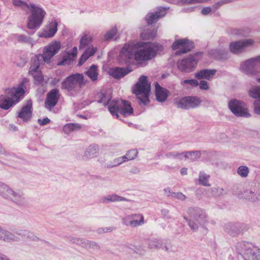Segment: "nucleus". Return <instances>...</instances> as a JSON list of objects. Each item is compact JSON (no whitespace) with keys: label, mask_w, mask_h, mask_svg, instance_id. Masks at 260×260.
<instances>
[{"label":"nucleus","mask_w":260,"mask_h":260,"mask_svg":"<svg viewBox=\"0 0 260 260\" xmlns=\"http://www.w3.org/2000/svg\"><path fill=\"white\" fill-rule=\"evenodd\" d=\"M156 54L153 45L149 42L131 43L125 44L120 53V56L124 59L133 57L138 61H145L152 59Z\"/></svg>","instance_id":"obj_1"},{"label":"nucleus","mask_w":260,"mask_h":260,"mask_svg":"<svg viewBox=\"0 0 260 260\" xmlns=\"http://www.w3.org/2000/svg\"><path fill=\"white\" fill-rule=\"evenodd\" d=\"M14 5L19 6L25 10L30 9L31 15L28 17L27 24V28L34 29L39 27L42 23L46 12L34 4L29 6L26 3L21 0H13Z\"/></svg>","instance_id":"obj_2"},{"label":"nucleus","mask_w":260,"mask_h":260,"mask_svg":"<svg viewBox=\"0 0 260 260\" xmlns=\"http://www.w3.org/2000/svg\"><path fill=\"white\" fill-rule=\"evenodd\" d=\"M25 82H27L26 79H24L17 88L8 89L7 93L11 97V98L4 95L0 96V108L4 110H8L23 98L25 93L23 89Z\"/></svg>","instance_id":"obj_3"},{"label":"nucleus","mask_w":260,"mask_h":260,"mask_svg":"<svg viewBox=\"0 0 260 260\" xmlns=\"http://www.w3.org/2000/svg\"><path fill=\"white\" fill-rule=\"evenodd\" d=\"M187 212L190 215V219H188L186 217H184V218L188 222V225L193 232H196L200 226L204 227L209 222L208 214L202 209L189 208Z\"/></svg>","instance_id":"obj_4"},{"label":"nucleus","mask_w":260,"mask_h":260,"mask_svg":"<svg viewBox=\"0 0 260 260\" xmlns=\"http://www.w3.org/2000/svg\"><path fill=\"white\" fill-rule=\"evenodd\" d=\"M150 91V84L148 82L147 76H141L133 88V92L137 96L140 103L146 105L149 103Z\"/></svg>","instance_id":"obj_5"},{"label":"nucleus","mask_w":260,"mask_h":260,"mask_svg":"<svg viewBox=\"0 0 260 260\" xmlns=\"http://www.w3.org/2000/svg\"><path fill=\"white\" fill-rule=\"evenodd\" d=\"M109 112L113 116L118 118L119 113L124 116L131 115L133 113V109L129 102L119 100L113 101L110 104Z\"/></svg>","instance_id":"obj_6"},{"label":"nucleus","mask_w":260,"mask_h":260,"mask_svg":"<svg viewBox=\"0 0 260 260\" xmlns=\"http://www.w3.org/2000/svg\"><path fill=\"white\" fill-rule=\"evenodd\" d=\"M87 81L84 79L82 74H76L68 77L62 82V89H64L69 91L75 89L77 86L81 87L85 85Z\"/></svg>","instance_id":"obj_7"},{"label":"nucleus","mask_w":260,"mask_h":260,"mask_svg":"<svg viewBox=\"0 0 260 260\" xmlns=\"http://www.w3.org/2000/svg\"><path fill=\"white\" fill-rule=\"evenodd\" d=\"M5 198L19 206H24L27 203L23 191L20 189H13L10 187Z\"/></svg>","instance_id":"obj_8"},{"label":"nucleus","mask_w":260,"mask_h":260,"mask_svg":"<svg viewBox=\"0 0 260 260\" xmlns=\"http://www.w3.org/2000/svg\"><path fill=\"white\" fill-rule=\"evenodd\" d=\"M172 48L174 50H177L175 54L179 55L191 51L193 44L187 39H179L173 43Z\"/></svg>","instance_id":"obj_9"},{"label":"nucleus","mask_w":260,"mask_h":260,"mask_svg":"<svg viewBox=\"0 0 260 260\" xmlns=\"http://www.w3.org/2000/svg\"><path fill=\"white\" fill-rule=\"evenodd\" d=\"M231 111L237 116L249 117L250 116L246 105L238 100H232L229 104Z\"/></svg>","instance_id":"obj_10"},{"label":"nucleus","mask_w":260,"mask_h":260,"mask_svg":"<svg viewBox=\"0 0 260 260\" xmlns=\"http://www.w3.org/2000/svg\"><path fill=\"white\" fill-rule=\"evenodd\" d=\"M61 48V44L58 41H53L44 48L42 54L43 60L49 62L52 57L57 54Z\"/></svg>","instance_id":"obj_11"},{"label":"nucleus","mask_w":260,"mask_h":260,"mask_svg":"<svg viewBox=\"0 0 260 260\" xmlns=\"http://www.w3.org/2000/svg\"><path fill=\"white\" fill-rule=\"evenodd\" d=\"M144 217L142 214L135 213L126 216L122 218V223L131 228L141 226L144 223Z\"/></svg>","instance_id":"obj_12"},{"label":"nucleus","mask_w":260,"mask_h":260,"mask_svg":"<svg viewBox=\"0 0 260 260\" xmlns=\"http://www.w3.org/2000/svg\"><path fill=\"white\" fill-rule=\"evenodd\" d=\"M200 102V100L197 98L187 96L180 99L176 103V104L178 108L188 109L198 106Z\"/></svg>","instance_id":"obj_13"},{"label":"nucleus","mask_w":260,"mask_h":260,"mask_svg":"<svg viewBox=\"0 0 260 260\" xmlns=\"http://www.w3.org/2000/svg\"><path fill=\"white\" fill-rule=\"evenodd\" d=\"M59 96L58 89L56 88L51 89L47 94V97L45 101V108L51 110L57 104Z\"/></svg>","instance_id":"obj_14"},{"label":"nucleus","mask_w":260,"mask_h":260,"mask_svg":"<svg viewBox=\"0 0 260 260\" xmlns=\"http://www.w3.org/2000/svg\"><path fill=\"white\" fill-rule=\"evenodd\" d=\"M197 63L198 60L193 56H191L178 61L177 66L180 70L189 72L195 68Z\"/></svg>","instance_id":"obj_15"},{"label":"nucleus","mask_w":260,"mask_h":260,"mask_svg":"<svg viewBox=\"0 0 260 260\" xmlns=\"http://www.w3.org/2000/svg\"><path fill=\"white\" fill-rule=\"evenodd\" d=\"M254 43L252 39H246L243 41H237L231 43L230 45V49L231 52L234 53H239L242 51L245 48L251 45Z\"/></svg>","instance_id":"obj_16"},{"label":"nucleus","mask_w":260,"mask_h":260,"mask_svg":"<svg viewBox=\"0 0 260 260\" xmlns=\"http://www.w3.org/2000/svg\"><path fill=\"white\" fill-rule=\"evenodd\" d=\"M35 63L34 66L31 65L30 66L29 73L33 76L35 83L40 84L44 81V76L39 70V59H35Z\"/></svg>","instance_id":"obj_17"},{"label":"nucleus","mask_w":260,"mask_h":260,"mask_svg":"<svg viewBox=\"0 0 260 260\" xmlns=\"http://www.w3.org/2000/svg\"><path fill=\"white\" fill-rule=\"evenodd\" d=\"M259 66L260 56L256 58L248 59L241 66V69L247 74H250L252 73L255 68Z\"/></svg>","instance_id":"obj_18"},{"label":"nucleus","mask_w":260,"mask_h":260,"mask_svg":"<svg viewBox=\"0 0 260 260\" xmlns=\"http://www.w3.org/2000/svg\"><path fill=\"white\" fill-rule=\"evenodd\" d=\"M166 14V9L161 8L155 13L148 14L145 17L146 20L149 24L156 22L160 18L164 17Z\"/></svg>","instance_id":"obj_19"},{"label":"nucleus","mask_w":260,"mask_h":260,"mask_svg":"<svg viewBox=\"0 0 260 260\" xmlns=\"http://www.w3.org/2000/svg\"><path fill=\"white\" fill-rule=\"evenodd\" d=\"M32 102L28 101L26 105L23 106L19 113L18 117L23 121H27L31 115Z\"/></svg>","instance_id":"obj_20"},{"label":"nucleus","mask_w":260,"mask_h":260,"mask_svg":"<svg viewBox=\"0 0 260 260\" xmlns=\"http://www.w3.org/2000/svg\"><path fill=\"white\" fill-rule=\"evenodd\" d=\"M0 236V240L6 242H19L20 241V238L17 236L15 233H12L8 231L3 229Z\"/></svg>","instance_id":"obj_21"},{"label":"nucleus","mask_w":260,"mask_h":260,"mask_svg":"<svg viewBox=\"0 0 260 260\" xmlns=\"http://www.w3.org/2000/svg\"><path fill=\"white\" fill-rule=\"evenodd\" d=\"M100 202L103 204H107L109 202H131V200L123 197L119 196L116 194H111L104 197L100 199Z\"/></svg>","instance_id":"obj_22"},{"label":"nucleus","mask_w":260,"mask_h":260,"mask_svg":"<svg viewBox=\"0 0 260 260\" xmlns=\"http://www.w3.org/2000/svg\"><path fill=\"white\" fill-rule=\"evenodd\" d=\"M155 95L156 99L159 102H164L168 96L169 91L161 87L158 83L155 84Z\"/></svg>","instance_id":"obj_23"},{"label":"nucleus","mask_w":260,"mask_h":260,"mask_svg":"<svg viewBox=\"0 0 260 260\" xmlns=\"http://www.w3.org/2000/svg\"><path fill=\"white\" fill-rule=\"evenodd\" d=\"M77 55V48L74 47L71 52H68L63 55L62 60L58 63V65L69 64L72 62Z\"/></svg>","instance_id":"obj_24"},{"label":"nucleus","mask_w":260,"mask_h":260,"mask_svg":"<svg viewBox=\"0 0 260 260\" xmlns=\"http://www.w3.org/2000/svg\"><path fill=\"white\" fill-rule=\"evenodd\" d=\"M241 226L240 223H229L225 225L224 230L230 235L236 236L241 233Z\"/></svg>","instance_id":"obj_25"},{"label":"nucleus","mask_w":260,"mask_h":260,"mask_svg":"<svg viewBox=\"0 0 260 260\" xmlns=\"http://www.w3.org/2000/svg\"><path fill=\"white\" fill-rule=\"evenodd\" d=\"M240 199H244L252 202L260 201V194H256L251 190H245L238 194Z\"/></svg>","instance_id":"obj_26"},{"label":"nucleus","mask_w":260,"mask_h":260,"mask_svg":"<svg viewBox=\"0 0 260 260\" xmlns=\"http://www.w3.org/2000/svg\"><path fill=\"white\" fill-rule=\"evenodd\" d=\"M253 246L249 243L245 242H240L237 243L236 249L238 253L242 255L244 257L245 253L249 251Z\"/></svg>","instance_id":"obj_27"},{"label":"nucleus","mask_w":260,"mask_h":260,"mask_svg":"<svg viewBox=\"0 0 260 260\" xmlns=\"http://www.w3.org/2000/svg\"><path fill=\"white\" fill-rule=\"evenodd\" d=\"M244 259L245 260H260V249L253 246L249 251L245 253Z\"/></svg>","instance_id":"obj_28"},{"label":"nucleus","mask_w":260,"mask_h":260,"mask_svg":"<svg viewBox=\"0 0 260 260\" xmlns=\"http://www.w3.org/2000/svg\"><path fill=\"white\" fill-rule=\"evenodd\" d=\"M57 30V23L53 22L51 23L47 30H45L40 35L44 38H51L54 36Z\"/></svg>","instance_id":"obj_29"},{"label":"nucleus","mask_w":260,"mask_h":260,"mask_svg":"<svg viewBox=\"0 0 260 260\" xmlns=\"http://www.w3.org/2000/svg\"><path fill=\"white\" fill-rule=\"evenodd\" d=\"M215 70H203L196 73L195 77L199 79H206L210 80L215 75Z\"/></svg>","instance_id":"obj_30"},{"label":"nucleus","mask_w":260,"mask_h":260,"mask_svg":"<svg viewBox=\"0 0 260 260\" xmlns=\"http://www.w3.org/2000/svg\"><path fill=\"white\" fill-rule=\"evenodd\" d=\"M131 70L127 68H116L113 69L111 72V75L116 79H119L129 73Z\"/></svg>","instance_id":"obj_31"},{"label":"nucleus","mask_w":260,"mask_h":260,"mask_svg":"<svg viewBox=\"0 0 260 260\" xmlns=\"http://www.w3.org/2000/svg\"><path fill=\"white\" fill-rule=\"evenodd\" d=\"M80 246L86 249H92L93 250H99L100 246L94 241H90L86 239H81Z\"/></svg>","instance_id":"obj_32"},{"label":"nucleus","mask_w":260,"mask_h":260,"mask_svg":"<svg viewBox=\"0 0 260 260\" xmlns=\"http://www.w3.org/2000/svg\"><path fill=\"white\" fill-rule=\"evenodd\" d=\"M96 50V48L93 47L86 49L79 59V65L81 66L90 56L93 55Z\"/></svg>","instance_id":"obj_33"},{"label":"nucleus","mask_w":260,"mask_h":260,"mask_svg":"<svg viewBox=\"0 0 260 260\" xmlns=\"http://www.w3.org/2000/svg\"><path fill=\"white\" fill-rule=\"evenodd\" d=\"M85 74L92 81H95L98 80V67L92 64L90 68L85 72Z\"/></svg>","instance_id":"obj_34"},{"label":"nucleus","mask_w":260,"mask_h":260,"mask_svg":"<svg viewBox=\"0 0 260 260\" xmlns=\"http://www.w3.org/2000/svg\"><path fill=\"white\" fill-rule=\"evenodd\" d=\"M164 242L160 239H155L149 241L148 247L149 249L153 250L163 248Z\"/></svg>","instance_id":"obj_35"},{"label":"nucleus","mask_w":260,"mask_h":260,"mask_svg":"<svg viewBox=\"0 0 260 260\" xmlns=\"http://www.w3.org/2000/svg\"><path fill=\"white\" fill-rule=\"evenodd\" d=\"M100 99L98 100V102L99 103H103L104 105L107 106L108 110H109V105L111 103L113 102L114 100L111 101V95L110 94L101 93L99 94Z\"/></svg>","instance_id":"obj_36"},{"label":"nucleus","mask_w":260,"mask_h":260,"mask_svg":"<svg viewBox=\"0 0 260 260\" xmlns=\"http://www.w3.org/2000/svg\"><path fill=\"white\" fill-rule=\"evenodd\" d=\"M81 128V125L79 123H70L66 124L63 126V130L66 134H70V133L76 131L80 130Z\"/></svg>","instance_id":"obj_37"},{"label":"nucleus","mask_w":260,"mask_h":260,"mask_svg":"<svg viewBox=\"0 0 260 260\" xmlns=\"http://www.w3.org/2000/svg\"><path fill=\"white\" fill-rule=\"evenodd\" d=\"M92 40L91 36L85 35L80 40L79 49H84L90 44Z\"/></svg>","instance_id":"obj_38"},{"label":"nucleus","mask_w":260,"mask_h":260,"mask_svg":"<svg viewBox=\"0 0 260 260\" xmlns=\"http://www.w3.org/2000/svg\"><path fill=\"white\" fill-rule=\"evenodd\" d=\"M134 253L138 255L139 257H144L147 254V249L146 246L143 245H139L136 247Z\"/></svg>","instance_id":"obj_39"},{"label":"nucleus","mask_w":260,"mask_h":260,"mask_svg":"<svg viewBox=\"0 0 260 260\" xmlns=\"http://www.w3.org/2000/svg\"><path fill=\"white\" fill-rule=\"evenodd\" d=\"M249 95L254 99L259 98L260 99V86H256L249 91Z\"/></svg>","instance_id":"obj_40"},{"label":"nucleus","mask_w":260,"mask_h":260,"mask_svg":"<svg viewBox=\"0 0 260 260\" xmlns=\"http://www.w3.org/2000/svg\"><path fill=\"white\" fill-rule=\"evenodd\" d=\"M156 36V30H152L151 32L146 34L143 32L141 34V37L142 39L148 40L154 39Z\"/></svg>","instance_id":"obj_41"},{"label":"nucleus","mask_w":260,"mask_h":260,"mask_svg":"<svg viewBox=\"0 0 260 260\" xmlns=\"http://www.w3.org/2000/svg\"><path fill=\"white\" fill-rule=\"evenodd\" d=\"M138 152L137 150H131L124 155L127 161L134 159L138 155Z\"/></svg>","instance_id":"obj_42"},{"label":"nucleus","mask_w":260,"mask_h":260,"mask_svg":"<svg viewBox=\"0 0 260 260\" xmlns=\"http://www.w3.org/2000/svg\"><path fill=\"white\" fill-rule=\"evenodd\" d=\"M249 172L248 167L246 166H240L237 171V173L242 177H246Z\"/></svg>","instance_id":"obj_43"},{"label":"nucleus","mask_w":260,"mask_h":260,"mask_svg":"<svg viewBox=\"0 0 260 260\" xmlns=\"http://www.w3.org/2000/svg\"><path fill=\"white\" fill-rule=\"evenodd\" d=\"M9 188L8 185L0 182V195L5 198Z\"/></svg>","instance_id":"obj_44"},{"label":"nucleus","mask_w":260,"mask_h":260,"mask_svg":"<svg viewBox=\"0 0 260 260\" xmlns=\"http://www.w3.org/2000/svg\"><path fill=\"white\" fill-rule=\"evenodd\" d=\"M171 197L175 199H177L180 201H184L186 197V196L183 194L182 192H173L171 194Z\"/></svg>","instance_id":"obj_45"},{"label":"nucleus","mask_w":260,"mask_h":260,"mask_svg":"<svg viewBox=\"0 0 260 260\" xmlns=\"http://www.w3.org/2000/svg\"><path fill=\"white\" fill-rule=\"evenodd\" d=\"M116 27L112 28L109 31L107 32L105 35V38L107 40L112 39L117 33Z\"/></svg>","instance_id":"obj_46"},{"label":"nucleus","mask_w":260,"mask_h":260,"mask_svg":"<svg viewBox=\"0 0 260 260\" xmlns=\"http://www.w3.org/2000/svg\"><path fill=\"white\" fill-rule=\"evenodd\" d=\"M212 193L213 196L218 197L224 193V190L222 188L215 187L212 189Z\"/></svg>","instance_id":"obj_47"},{"label":"nucleus","mask_w":260,"mask_h":260,"mask_svg":"<svg viewBox=\"0 0 260 260\" xmlns=\"http://www.w3.org/2000/svg\"><path fill=\"white\" fill-rule=\"evenodd\" d=\"M162 249L168 253L175 252L177 251L176 248L171 244H166L165 246L163 245V248Z\"/></svg>","instance_id":"obj_48"},{"label":"nucleus","mask_w":260,"mask_h":260,"mask_svg":"<svg viewBox=\"0 0 260 260\" xmlns=\"http://www.w3.org/2000/svg\"><path fill=\"white\" fill-rule=\"evenodd\" d=\"M114 229H115L114 228L112 227V226L109 227V228H99L96 230V232L98 234H103V233L112 232Z\"/></svg>","instance_id":"obj_49"},{"label":"nucleus","mask_w":260,"mask_h":260,"mask_svg":"<svg viewBox=\"0 0 260 260\" xmlns=\"http://www.w3.org/2000/svg\"><path fill=\"white\" fill-rule=\"evenodd\" d=\"M27 232V230H18L15 232V234L18 237L19 236L22 239H26Z\"/></svg>","instance_id":"obj_50"},{"label":"nucleus","mask_w":260,"mask_h":260,"mask_svg":"<svg viewBox=\"0 0 260 260\" xmlns=\"http://www.w3.org/2000/svg\"><path fill=\"white\" fill-rule=\"evenodd\" d=\"M26 238L28 239L30 241H36L39 239L38 237L36 235H35L34 233L28 231L27 232Z\"/></svg>","instance_id":"obj_51"},{"label":"nucleus","mask_w":260,"mask_h":260,"mask_svg":"<svg viewBox=\"0 0 260 260\" xmlns=\"http://www.w3.org/2000/svg\"><path fill=\"white\" fill-rule=\"evenodd\" d=\"M81 239V238L75 237H73V236H69L67 237V239L69 241H70L73 243H75V244H78L79 245H80V243H81V241H80Z\"/></svg>","instance_id":"obj_52"},{"label":"nucleus","mask_w":260,"mask_h":260,"mask_svg":"<svg viewBox=\"0 0 260 260\" xmlns=\"http://www.w3.org/2000/svg\"><path fill=\"white\" fill-rule=\"evenodd\" d=\"M88 153L89 155H94L97 153V147L94 146H90L88 150L86 152V154L87 155Z\"/></svg>","instance_id":"obj_53"},{"label":"nucleus","mask_w":260,"mask_h":260,"mask_svg":"<svg viewBox=\"0 0 260 260\" xmlns=\"http://www.w3.org/2000/svg\"><path fill=\"white\" fill-rule=\"evenodd\" d=\"M254 111L255 113L260 115V100L254 102Z\"/></svg>","instance_id":"obj_54"},{"label":"nucleus","mask_w":260,"mask_h":260,"mask_svg":"<svg viewBox=\"0 0 260 260\" xmlns=\"http://www.w3.org/2000/svg\"><path fill=\"white\" fill-rule=\"evenodd\" d=\"M119 165H120V164L117 160V158H116L114 159L113 161L107 163L106 164V167L108 168H111Z\"/></svg>","instance_id":"obj_55"},{"label":"nucleus","mask_w":260,"mask_h":260,"mask_svg":"<svg viewBox=\"0 0 260 260\" xmlns=\"http://www.w3.org/2000/svg\"><path fill=\"white\" fill-rule=\"evenodd\" d=\"M183 83L189 84L190 85L194 87H196L199 85V83L197 80L194 79L185 80L183 81Z\"/></svg>","instance_id":"obj_56"},{"label":"nucleus","mask_w":260,"mask_h":260,"mask_svg":"<svg viewBox=\"0 0 260 260\" xmlns=\"http://www.w3.org/2000/svg\"><path fill=\"white\" fill-rule=\"evenodd\" d=\"M162 215L167 219L171 218L169 210L168 209H163L161 210Z\"/></svg>","instance_id":"obj_57"},{"label":"nucleus","mask_w":260,"mask_h":260,"mask_svg":"<svg viewBox=\"0 0 260 260\" xmlns=\"http://www.w3.org/2000/svg\"><path fill=\"white\" fill-rule=\"evenodd\" d=\"M200 88L201 89L207 90L209 88L207 82L204 80L201 81L200 83Z\"/></svg>","instance_id":"obj_58"},{"label":"nucleus","mask_w":260,"mask_h":260,"mask_svg":"<svg viewBox=\"0 0 260 260\" xmlns=\"http://www.w3.org/2000/svg\"><path fill=\"white\" fill-rule=\"evenodd\" d=\"M50 122V120L48 118H45L43 119H38V122L41 125H44Z\"/></svg>","instance_id":"obj_59"},{"label":"nucleus","mask_w":260,"mask_h":260,"mask_svg":"<svg viewBox=\"0 0 260 260\" xmlns=\"http://www.w3.org/2000/svg\"><path fill=\"white\" fill-rule=\"evenodd\" d=\"M208 0H184V2L188 4H194L197 3H203Z\"/></svg>","instance_id":"obj_60"},{"label":"nucleus","mask_w":260,"mask_h":260,"mask_svg":"<svg viewBox=\"0 0 260 260\" xmlns=\"http://www.w3.org/2000/svg\"><path fill=\"white\" fill-rule=\"evenodd\" d=\"M211 11V9L210 7H205L203 8L201 13L203 15H207Z\"/></svg>","instance_id":"obj_61"},{"label":"nucleus","mask_w":260,"mask_h":260,"mask_svg":"<svg viewBox=\"0 0 260 260\" xmlns=\"http://www.w3.org/2000/svg\"><path fill=\"white\" fill-rule=\"evenodd\" d=\"M18 40L20 42H28L29 41V38H28L23 35H21L19 37Z\"/></svg>","instance_id":"obj_62"},{"label":"nucleus","mask_w":260,"mask_h":260,"mask_svg":"<svg viewBox=\"0 0 260 260\" xmlns=\"http://www.w3.org/2000/svg\"><path fill=\"white\" fill-rule=\"evenodd\" d=\"M199 184L203 185L204 186H210L208 182V180H198Z\"/></svg>","instance_id":"obj_63"},{"label":"nucleus","mask_w":260,"mask_h":260,"mask_svg":"<svg viewBox=\"0 0 260 260\" xmlns=\"http://www.w3.org/2000/svg\"><path fill=\"white\" fill-rule=\"evenodd\" d=\"M117 158V160L119 162L120 165L122 164L123 162L127 161V160L126 159V158L125 157L124 155L122 156H121V157H118Z\"/></svg>","instance_id":"obj_64"}]
</instances>
